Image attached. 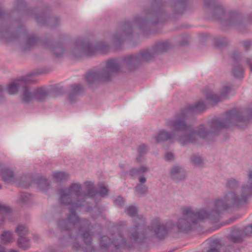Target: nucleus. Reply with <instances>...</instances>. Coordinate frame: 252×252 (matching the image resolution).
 Instances as JSON below:
<instances>
[{
  "label": "nucleus",
  "instance_id": "nucleus-1",
  "mask_svg": "<svg viewBox=\"0 0 252 252\" xmlns=\"http://www.w3.org/2000/svg\"><path fill=\"white\" fill-rule=\"evenodd\" d=\"M161 6L160 2L154 3L144 8V17L136 15L132 21L127 20L120 23L113 32L105 33V41H100L94 44L90 41L91 56L97 53L107 54L109 52L110 45L117 46L126 40L131 39L134 28L143 31L162 21L166 14L159 11Z\"/></svg>",
  "mask_w": 252,
  "mask_h": 252
},
{
  "label": "nucleus",
  "instance_id": "nucleus-2",
  "mask_svg": "<svg viewBox=\"0 0 252 252\" xmlns=\"http://www.w3.org/2000/svg\"><path fill=\"white\" fill-rule=\"evenodd\" d=\"M71 206V205H69ZM69 210L64 219L58 220V226L61 232L59 243L62 247L71 245L75 251L82 252H95L93 245L94 232L93 226L87 219H81L76 214L75 208Z\"/></svg>",
  "mask_w": 252,
  "mask_h": 252
},
{
  "label": "nucleus",
  "instance_id": "nucleus-3",
  "mask_svg": "<svg viewBox=\"0 0 252 252\" xmlns=\"http://www.w3.org/2000/svg\"><path fill=\"white\" fill-rule=\"evenodd\" d=\"M235 207L226 193L223 198L212 201L207 208L194 209L189 206L181 208L182 217L178 220L176 226L180 232L187 233L196 228L200 222L208 220L211 223L219 221L220 214L224 210Z\"/></svg>",
  "mask_w": 252,
  "mask_h": 252
},
{
  "label": "nucleus",
  "instance_id": "nucleus-4",
  "mask_svg": "<svg viewBox=\"0 0 252 252\" xmlns=\"http://www.w3.org/2000/svg\"><path fill=\"white\" fill-rule=\"evenodd\" d=\"M247 113L248 117H244L241 112L232 110L223 115L221 117L213 119L210 124L209 130L203 125H200L197 130H192L178 138V142L182 146L190 143H196L198 137L207 139L213 134H218L223 128L231 126L242 127L250 119H252V108L249 109Z\"/></svg>",
  "mask_w": 252,
  "mask_h": 252
},
{
  "label": "nucleus",
  "instance_id": "nucleus-5",
  "mask_svg": "<svg viewBox=\"0 0 252 252\" xmlns=\"http://www.w3.org/2000/svg\"><path fill=\"white\" fill-rule=\"evenodd\" d=\"M85 185V191L83 190V186L79 183H72L67 188L60 189L58 192L60 203L64 205H71L75 208H81L85 205L88 197L93 198L97 193L102 197L108 194V190L104 186H100L97 192L92 182H86Z\"/></svg>",
  "mask_w": 252,
  "mask_h": 252
},
{
  "label": "nucleus",
  "instance_id": "nucleus-6",
  "mask_svg": "<svg viewBox=\"0 0 252 252\" xmlns=\"http://www.w3.org/2000/svg\"><path fill=\"white\" fill-rule=\"evenodd\" d=\"M206 108V105L202 100L195 102L194 105H188L182 108L173 119L167 120L165 125L174 132H182L183 134L178 136V138L191 130V126L188 123L189 117L192 115L197 114L202 112Z\"/></svg>",
  "mask_w": 252,
  "mask_h": 252
},
{
  "label": "nucleus",
  "instance_id": "nucleus-7",
  "mask_svg": "<svg viewBox=\"0 0 252 252\" xmlns=\"http://www.w3.org/2000/svg\"><path fill=\"white\" fill-rule=\"evenodd\" d=\"M1 38L7 42H15L20 45L23 51L31 49L36 45L39 38L33 34H27V30L24 26L17 27L13 30L11 28L4 27Z\"/></svg>",
  "mask_w": 252,
  "mask_h": 252
},
{
  "label": "nucleus",
  "instance_id": "nucleus-8",
  "mask_svg": "<svg viewBox=\"0 0 252 252\" xmlns=\"http://www.w3.org/2000/svg\"><path fill=\"white\" fill-rule=\"evenodd\" d=\"M185 0H172L167 1L166 0L155 1L154 3L160 2L161 6L159 11L164 12L165 17L162 21L167 17V13L163 9L168 3L171 7L173 12L175 14H181L184 11ZM205 8L215 19L221 20L225 13V10L222 4L219 3L217 0H204Z\"/></svg>",
  "mask_w": 252,
  "mask_h": 252
},
{
  "label": "nucleus",
  "instance_id": "nucleus-9",
  "mask_svg": "<svg viewBox=\"0 0 252 252\" xmlns=\"http://www.w3.org/2000/svg\"><path fill=\"white\" fill-rule=\"evenodd\" d=\"M120 69L121 66L118 61L116 59H110L101 68L88 72L85 76V80L90 86H93L100 82L110 80Z\"/></svg>",
  "mask_w": 252,
  "mask_h": 252
},
{
  "label": "nucleus",
  "instance_id": "nucleus-10",
  "mask_svg": "<svg viewBox=\"0 0 252 252\" xmlns=\"http://www.w3.org/2000/svg\"><path fill=\"white\" fill-rule=\"evenodd\" d=\"M146 221L144 218L139 217L133 220V226L128 230L127 239L123 236L124 249L139 245L144 242L146 238Z\"/></svg>",
  "mask_w": 252,
  "mask_h": 252
},
{
  "label": "nucleus",
  "instance_id": "nucleus-11",
  "mask_svg": "<svg viewBox=\"0 0 252 252\" xmlns=\"http://www.w3.org/2000/svg\"><path fill=\"white\" fill-rule=\"evenodd\" d=\"M23 17L22 19H28L33 18L39 26H47L51 28H55L61 24L60 17L58 16H51L47 12H41L38 9H30L22 12Z\"/></svg>",
  "mask_w": 252,
  "mask_h": 252
},
{
  "label": "nucleus",
  "instance_id": "nucleus-12",
  "mask_svg": "<svg viewBox=\"0 0 252 252\" xmlns=\"http://www.w3.org/2000/svg\"><path fill=\"white\" fill-rule=\"evenodd\" d=\"M122 241L123 235L121 234L113 235L111 237L103 236L99 241L100 250L102 252H120L124 249V245ZM93 245L95 248V252H97L95 247Z\"/></svg>",
  "mask_w": 252,
  "mask_h": 252
},
{
  "label": "nucleus",
  "instance_id": "nucleus-13",
  "mask_svg": "<svg viewBox=\"0 0 252 252\" xmlns=\"http://www.w3.org/2000/svg\"><path fill=\"white\" fill-rule=\"evenodd\" d=\"M90 48L89 40H85L78 37L72 44L67 47L66 55L70 58L74 59L84 56H90Z\"/></svg>",
  "mask_w": 252,
  "mask_h": 252
},
{
  "label": "nucleus",
  "instance_id": "nucleus-14",
  "mask_svg": "<svg viewBox=\"0 0 252 252\" xmlns=\"http://www.w3.org/2000/svg\"><path fill=\"white\" fill-rule=\"evenodd\" d=\"M227 193L235 207L242 206L246 203L249 197L252 194V171L249 172L248 183L242 187L240 191H230Z\"/></svg>",
  "mask_w": 252,
  "mask_h": 252
},
{
  "label": "nucleus",
  "instance_id": "nucleus-15",
  "mask_svg": "<svg viewBox=\"0 0 252 252\" xmlns=\"http://www.w3.org/2000/svg\"><path fill=\"white\" fill-rule=\"evenodd\" d=\"M236 88L231 84H227L222 87L220 91V95L215 94L209 90L206 92L205 95L207 100L217 103L235 94Z\"/></svg>",
  "mask_w": 252,
  "mask_h": 252
},
{
  "label": "nucleus",
  "instance_id": "nucleus-16",
  "mask_svg": "<svg viewBox=\"0 0 252 252\" xmlns=\"http://www.w3.org/2000/svg\"><path fill=\"white\" fill-rule=\"evenodd\" d=\"M149 62L143 50L137 54L128 56L124 59V65L129 70L133 71L142 63Z\"/></svg>",
  "mask_w": 252,
  "mask_h": 252
},
{
  "label": "nucleus",
  "instance_id": "nucleus-17",
  "mask_svg": "<svg viewBox=\"0 0 252 252\" xmlns=\"http://www.w3.org/2000/svg\"><path fill=\"white\" fill-rule=\"evenodd\" d=\"M170 48V44L167 42L157 43L150 49L143 50L149 62L151 61L159 54L167 51Z\"/></svg>",
  "mask_w": 252,
  "mask_h": 252
},
{
  "label": "nucleus",
  "instance_id": "nucleus-18",
  "mask_svg": "<svg viewBox=\"0 0 252 252\" xmlns=\"http://www.w3.org/2000/svg\"><path fill=\"white\" fill-rule=\"evenodd\" d=\"M152 235L158 238H162L167 233V228L165 224L160 222L158 219H154L148 227Z\"/></svg>",
  "mask_w": 252,
  "mask_h": 252
},
{
  "label": "nucleus",
  "instance_id": "nucleus-19",
  "mask_svg": "<svg viewBox=\"0 0 252 252\" xmlns=\"http://www.w3.org/2000/svg\"><path fill=\"white\" fill-rule=\"evenodd\" d=\"M0 176L6 184H11L16 180V175L13 169L2 162H0Z\"/></svg>",
  "mask_w": 252,
  "mask_h": 252
},
{
  "label": "nucleus",
  "instance_id": "nucleus-20",
  "mask_svg": "<svg viewBox=\"0 0 252 252\" xmlns=\"http://www.w3.org/2000/svg\"><path fill=\"white\" fill-rule=\"evenodd\" d=\"M221 22L222 24L226 25L228 27H234L238 30H241L244 27L241 15L235 11L230 12L228 19Z\"/></svg>",
  "mask_w": 252,
  "mask_h": 252
},
{
  "label": "nucleus",
  "instance_id": "nucleus-21",
  "mask_svg": "<svg viewBox=\"0 0 252 252\" xmlns=\"http://www.w3.org/2000/svg\"><path fill=\"white\" fill-rule=\"evenodd\" d=\"M43 45L48 49L52 52L53 54L57 57H60L64 54H66V48L64 49L63 45L57 44L52 45V42L50 40H44L42 42Z\"/></svg>",
  "mask_w": 252,
  "mask_h": 252
},
{
  "label": "nucleus",
  "instance_id": "nucleus-22",
  "mask_svg": "<svg viewBox=\"0 0 252 252\" xmlns=\"http://www.w3.org/2000/svg\"><path fill=\"white\" fill-rule=\"evenodd\" d=\"M34 90L27 86L23 85L21 90V100L23 103L28 104L34 99Z\"/></svg>",
  "mask_w": 252,
  "mask_h": 252
},
{
  "label": "nucleus",
  "instance_id": "nucleus-23",
  "mask_svg": "<svg viewBox=\"0 0 252 252\" xmlns=\"http://www.w3.org/2000/svg\"><path fill=\"white\" fill-rule=\"evenodd\" d=\"M245 238V237L243 231L240 229L233 230L228 237V239L230 241L235 244L242 243Z\"/></svg>",
  "mask_w": 252,
  "mask_h": 252
},
{
  "label": "nucleus",
  "instance_id": "nucleus-24",
  "mask_svg": "<svg viewBox=\"0 0 252 252\" xmlns=\"http://www.w3.org/2000/svg\"><path fill=\"white\" fill-rule=\"evenodd\" d=\"M83 92V88L79 84H75L70 87L68 91V99L71 102H74L77 100L79 94Z\"/></svg>",
  "mask_w": 252,
  "mask_h": 252
},
{
  "label": "nucleus",
  "instance_id": "nucleus-25",
  "mask_svg": "<svg viewBox=\"0 0 252 252\" xmlns=\"http://www.w3.org/2000/svg\"><path fill=\"white\" fill-rule=\"evenodd\" d=\"M51 91L45 88H39L34 90V99L39 101H44L50 97Z\"/></svg>",
  "mask_w": 252,
  "mask_h": 252
},
{
  "label": "nucleus",
  "instance_id": "nucleus-26",
  "mask_svg": "<svg viewBox=\"0 0 252 252\" xmlns=\"http://www.w3.org/2000/svg\"><path fill=\"white\" fill-rule=\"evenodd\" d=\"M174 133L162 130L154 136V138L156 143H159L168 140H173L174 138Z\"/></svg>",
  "mask_w": 252,
  "mask_h": 252
},
{
  "label": "nucleus",
  "instance_id": "nucleus-27",
  "mask_svg": "<svg viewBox=\"0 0 252 252\" xmlns=\"http://www.w3.org/2000/svg\"><path fill=\"white\" fill-rule=\"evenodd\" d=\"M170 173L174 180H183L186 178L184 169L179 165L172 167L170 169Z\"/></svg>",
  "mask_w": 252,
  "mask_h": 252
},
{
  "label": "nucleus",
  "instance_id": "nucleus-28",
  "mask_svg": "<svg viewBox=\"0 0 252 252\" xmlns=\"http://www.w3.org/2000/svg\"><path fill=\"white\" fill-rule=\"evenodd\" d=\"M23 85L20 79L12 82L7 86L6 92L10 95L17 94L19 92V88Z\"/></svg>",
  "mask_w": 252,
  "mask_h": 252
},
{
  "label": "nucleus",
  "instance_id": "nucleus-29",
  "mask_svg": "<svg viewBox=\"0 0 252 252\" xmlns=\"http://www.w3.org/2000/svg\"><path fill=\"white\" fill-rule=\"evenodd\" d=\"M244 68L242 66L238 64L232 65L231 74L237 79L242 80L244 77Z\"/></svg>",
  "mask_w": 252,
  "mask_h": 252
},
{
  "label": "nucleus",
  "instance_id": "nucleus-30",
  "mask_svg": "<svg viewBox=\"0 0 252 252\" xmlns=\"http://www.w3.org/2000/svg\"><path fill=\"white\" fill-rule=\"evenodd\" d=\"M39 74L38 72H32L25 76H22L20 79L22 84L24 85V83H32L35 82L37 79L36 76Z\"/></svg>",
  "mask_w": 252,
  "mask_h": 252
},
{
  "label": "nucleus",
  "instance_id": "nucleus-31",
  "mask_svg": "<svg viewBox=\"0 0 252 252\" xmlns=\"http://www.w3.org/2000/svg\"><path fill=\"white\" fill-rule=\"evenodd\" d=\"M221 248L223 249L221 244L218 240H214L209 244V246L207 250V252H220Z\"/></svg>",
  "mask_w": 252,
  "mask_h": 252
},
{
  "label": "nucleus",
  "instance_id": "nucleus-32",
  "mask_svg": "<svg viewBox=\"0 0 252 252\" xmlns=\"http://www.w3.org/2000/svg\"><path fill=\"white\" fill-rule=\"evenodd\" d=\"M18 247L23 250H27L31 247L30 239L27 236L19 237L17 241Z\"/></svg>",
  "mask_w": 252,
  "mask_h": 252
},
{
  "label": "nucleus",
  "instance_id": "nucleus-33",
  "mask_svg": "<svg viewBox=\"0 0 252 252\" xmlns=\"http://www.w3.org/2000/svg\"><path fill=\"white\" fill-rule=\"evenodd\" d=\"M148 171V168L147 167L141 166L139 168H133L131 169L129 171V174L131 177H134L136 175L145 173Z\"/></svg>",
  "mask_w": 252,
  "mask_h": 252
},
{
  "label": "nucleus",
  "instance_id": "nucleus-34",
  "mask_svg": "<svg viewBox=\"0 0 252 252\" xmlns=\"http://www.w3.org/2000/svg\"><path fill=\"white\" fill-rule=\"evenodd\" d=\"M125 213L130 217H135L134 220L137 217H139L140 218L142 217L144 218L143 216H137L138 214V209L135 206L131 205L126 207Z\"/></svg>",
  "mask_w": 252,
  "mask_h": 252
},
{
  "label": "nucleus",
  "instance_id": "nucleus-35",
  "mask_svg": "<svg viewBox=\"0 0 252 252\" xmlns=\"http://www.w3.org/2000/svg\"><path fill=\"white\" fill-rule=\"evenodd\" d=\"M230 41L225 37H220L215 38L214 43L215 46L219 47H223L227 46Z\"/></svg>",
  "mask_w": 252,
  "mask_h": 252
},
{
  "label": "nucleus",
  "instance_id": "nucleus-36",
  "mask_svg": "<svg viewBox=\"0 0 252 252\" xmlns=\"http://www.w3.org/2000/svg\"><path fill=\"white\" fill-rule=\"evenodd\" d=\"M135 193L141 197L148 192V188L142 184H137L135 188Z\"/></svg>",
  "mask_w": 252,
  "mask_h": 252
},
{
  "label": "nucleus",
  "instance_id": "nucleus-37",
  "mask_svg": "<svg viewBox=\"0 0 252 252\" xmlns=\"http://www.w3.org/2000/svg\"><path fill=\"white\" fill-rule=\"evenodd\" d=\"M1 239L2 241L4 243H11L14 241V239L13 236V234L8 231H4L1 235Z\"/></svg>",
  "mask_w": 252,
  "mask_h": 252
},
{
  "label": "nucleus",
  "instance_id": "nucleus-38",
  "mask_svg": "<svg viewBox=\"0 0 252 252\" xmlns=\"http://www.w3.org/2000/svg\"><path fill=\"white\" fill-rule=\"evenodd\" d=\"M53 176L61 182L67 181L69 178V174L63 172H56L53 174Z\"/></svg>",
  "mask_w": 252,
  "mask_h": 252
},
{
  "label": "nucleus",
  "instance_id": "nucleus-39",
  "mask_svg": "<svg viewBox=\"0 0 252 252\" xmlns=\"http://www.w3.org/2000/svg\"><path fill=\"white\" fill-rule=\"evenodd\" d=\"M191 163L197 167H203V161L201 158L197 155H194L191 157L190 159Z\"/></svg>",
  "mask_w": 252,
  "mask_h": 252
},
{
  "label": "nucleus",
  "instance_id": "nucleus-40",
  "mask_svg": "<svg viewBox=\"0 0 252 252\" xmlns=\"http://www.w3.org/2000/svg\"><path fill=\"white\" fill-rule=\"evenodd\" d=\"M37 184L38 188L42 190L47 189L49 185L47 180L44 177H40L37 179Z\"/></svg>",
  "mask_w": 252,
  "mask_h": 252
},
{
  "label": "nucleus",
  "instance_id": "nucleus-41",
  "mask_svg": "<svg viewBox=\"0 0 252 252\" xmlns=\"http://www.w3.org/2000/svg\"><path fill=\"white\" fill-rule=\"evenodd\" d=\"M11 210L8 206L0 204V214H1L4 218H7L10 215Z\"/></svg>",
  "mask_w": 252,
  "mask_h": 252
},
{
  "label": "nucleus",
  "instance_id": "nucleus-42",
  "mask_svg": "<svg viewBox=\"0 0 252 252\" xmlns=\"http://www.w3.org/2000/svg\"><path fill=\"white\" fill-rule=\"evenodd\" d=\"M16 232L19 235V237L26 236L27 234L28 233L27 228L23 225H19L16 229Z\"/></svg>",
  "mask_w": 252,
  "mask_h": 252
},
{
  "label": "nucleus",
  "instance_id": "nucleus-43",
  "mask_svg": "<svg viewBox=\"0 0 252 252\" xmlns=\"http://www.w3.org/2000/svg\"><path fill=\"white\" fill-rule=\"evenodd\" d=\"M51 91L50 97L54 96L57 97L59 95L62 94L63 93V87H54L51 89H49Z\"/></svg>",
  "mask_w": 252,
  "mask_h": 252
},
{
  "label": "nucleus",
  "instance_id": "nucleus-44",
  "mask_svg": "<svg viewBox=\"0 0 252 252\" xmlns=\"http://www.w3.org/2000/svg\"><path fill=\"white\" fill-rule=\"evenodd\" d=\"M226 186L229 189H235L238 186V183L235 179L231 178L227 180Z\"/></svg>",
  "mask_w": 252,
  "mask_h": 252
},
{
  "label": "nucleus",
  "instance_id": "nucleus-45",
  "mask_svg": "<svg viewBox=\"0 0 252 252\" xmlns=\"http://www.w3.org/2000/svg\"><path fill=\"white\" fill-rule=\"evenodd\" d=\"M245 237L246 236H252V224L246 226L243 230Z\"/></svg>",
  "mask_w": 252,
  "mask_h": 252
},
{
  "label": "nucleus",
  "instance_id": "nucleus-46",
  "mask_svg": "<svg viewBox=\"0 0 252 252\" xmlns=\"http://www.w3.org/2000/svg\"><path fill=\"white\" fill-rule=\"evenodd\" d=\"M137 150L140 155H142L147 153L148 149L145 145L141 144L138 146Z\"/></svg>",
  "mask_w": 252,
  "mask_h": 252
},
{
  "label": "nucleus",
  "instance_id": "nucleus-47",
  "mask_svg": "<svg viewBox=\"0 0 252 252\" xmlns=\"http://www.w3.org/2000/svg\"><path fill=\"white\" fill-rule=\"evenodd\" d=\"M231 57L234 60H238L240 59V52L236 50H234L231 54Z\"/></svg>",
  "mask_w": 252,
  "mask_h": 252
},
{
  "label": "nucleus",
  "instance_id": "nucleus-48",
  "mask_svg": "<svg viewBox=\"0 0 252 252\" xmlns=\"http://www.w3.org/2000/svg\"><path fill=\"white\" fill-rule=\"evenodd\" d=\"M243 46L245 50H249L252 47V42L250 40L244 41L242 42Z\"/></svg>",
  "mask_w": 252,
  "mask_h": 252
},
{
  "label": "nucleus",
  "instance_id": "nucleus-49",
  "mask_svg": "<svg viewBox=\"0 0 252 252\" xmlns=\"http://www.w3.org/2000/svg\"><path fill=\"white\" fill-rule=\"evenodd\" d=\"M115 203L116 205L120 207L123 206L125 204L124 198L121 196H118L115 200Z\"/></svg>",
  "mask_w": 252,
  "mask_h": 252
},
{
  "label": "nucleus",
  "instance_id": "nucleus-50",
  "mask_svg": "<svg viewBox=\"0 0 252 252\" xmlns=\"http://www.w3.org/2000/svg\"><path fill=\"white\" fill-rule=\"evenodd\" d=\"M5 100L4 89L2 86L0 85V103L4 102Z\"/></svg>",
  "mask_w": 252,
  "mask_h": 252
},
{
  "label": "nucleus",
  "instance_id": "nucleus-51",
  "mask_svg": "<svg viewBox=\"0 0 252 252\" xmlns=\"http://www.w3.org/2000/svg\"><path fill=\"white\" fill-rule=\"evenodd\" d=\"M29 194L26 193H23L20 196V201L22 202H26L29 200Z\"/></svg>",
  "mask_w": 252,
  "mask_h": 252
},
{
  "label": "nucleus",
  "instance_id": "nucleus-52",
  "mask_svg": "<svg viewBox=\"0 0 252 252\" xmlns=\"http://www.w3.org/2000/svg\"><path fill=\"white\" fill-rule=\"evenodd\" d=\"M69 37V35L63 33L60 35L59 37V40L60 42H63V43H65V41L67 40V39Z\"/></svg>",
  "mask_w": 252,
  "mask_h": 252
},
{
  "label": "nucleus",
  "instance_id": "nucleus-53",
  "mask_svg": "<svg viewBox=\"0 0 252 252\" xmlns=\"http://www.w3.org/2000/svg\"><path fill=\"white\" fill-rule=\"evenodd\" d=\"M245 61L246 63L249 65L250 71L252 72V57H246Z\"/></svg>",
  "mask_w": 252,
  "mask_h": 252
},
{
  "label": "nucleus",
  "instance_id": "nucleus-54",
  "mask_svg": "<svg viewBox=\"0 0 252 252\" xmlns=\"http://www.w3.org/2000/svg\"><path fill=\"white\" fill-rule=\"evenodd\" d=\"M173 154L171 153H167L165 155V159L166 161H169L173 159Z\"/></svg>",
  "mask_w": 252,
  "mask_h": 252
},
{
  "label": "nucleus",
  "instance_id": "nucleus-55",
  "mask_svg": "<svg viewBox=\"0 0 252 252\" xmlns=\"http://www.w3.org/2000/svg\"><path fill=\"white\" fill-rule=\"evenodd\" d=\"M19 186L22 188H28L31 186V184L29 182H27L25 183H20Z\"/></svg>",
  "mask_w": 252,
  "mask_h": 252
},
{
  "label": "nucleus",
  "instance_id": "nucleus-56",
  "mask_svg": "<svg viewBox=\"0 0 252 252\" xmlns=\"http://www.w3.org/2000/svg\"><path fill=\"white\" fill-rule=\"evenodd\" d=\"M59 248L57 246H52L48 248V252H58Z\"/></svg>",
  "mask_w": 252,
  "mask_h": 252
},
{
  "label": "nucleus",
  "instance_id": "nucleus-57",
  "mask_svg": "<svg viewBox=\"0 0 252 252\" xmlns=\"http://www.w3.org/2000/svg\"><path fill=\"white\" fill-rule=\"evenodd\" d=\"M139 182L143 184L146 182V178L144 176H140L138 178Z\"/></svg>",
  "mask_w": 252,
  "mask_h": 252
},
{
  "label": "nucleus",
  "instance_id": "nucleus-58",
  "mask_svg": "<svg viewBox=\"0 0 252 252\" xmlns=\"http://www.w3.org/2000/svg\"><path fill=\"white\" fill-rule=\"evenodd\" d=\"M189 41L187 39L184 40L181 42V45L182 46L188 45Z\"/></svg>",
  "mask_w": 252,
  "mask_h": 252
},
{
  "label": "nucleus",
  "instance_id": "nucleus-59",
  "mask_svg": "<svg viewBox=\"0 0 252 252\" xmlns=\"http://www.w3.org/2000/svg\"><path fill=\"white\" fill-rule=\"evenodd\" d=\"M0 252H5V248L0 245Z\"/></svg>",
  "mask_w": 252,
  "mask_h": 252
},
{
  "label": "nucleus",
  "instance_id": "nucleus-60",
  "mask_svg": "<svg viewBox=\"0 0 252 252\" xmlns=\"http://www.w3.org/2000/svg\"><path fill=\"white\" fill-rule=\"evenodd\" d=\"M248 21L250 23L252 24V13L249 16Z\"/></svg>",
  "mask_w": 252,
  "mask_h": 252
},
{
  "label": "nucleus",
  "instance_id": "nucleus-61",
  "mask_svg": "<svg viewBox=\"0 0 252 252\" xmlns=\"http://www.w3.org/2000/svg\"><path fill=\"white\" fill-rule=\"evenodd\" d=\"M17 2H18V3H20V4H21L22 5H25L24 2L23 1H22V0H18Z\"/></svg>",
  "mask_w": 252,
  "mask_h": 252
},
{
  "label": "nucleus",
  "instance_id": "nucleus-62",
  "mask_svg": "<svg viewBox=\"0 0 252 252\" xmlns=\"http://www.w3.org/2000/svg\"><path fill=\"white\" fill-rule=\"evenodd\" d=\"M9 252H19L18 251L15 250H10Z\"/></svg>",
  "mask_w": 252,
  "mask_h": 252
},
{
  "label": "nucleus",
  "instance_id": "nucleus-63",
  "mask_svg": "<svg viewBox=\"0 0 252 252\" xmlns=\"http://www.w3.org/2000/svg\"><path fill=\"white\" fill-rule=\"evenodd\" d=\"M228 246L229 247H230V248H232V247H231L230 245H228Z\"/></svg>",
  "mask_w": 252,
  "mask_h": 252
},
{
  "label": "nucleus",
  "instance_id": "nucleus-64",
  "mask_svg": "<svg viewBox=\"0 0 252 252\" xmlns=\"http://www.w3.org/2000/svg\"><path fill=\"white\" fill-rule=\"evenodd\" d=\"M140 157L137 158V160H139Z\"/></svg>",
  "mask_w": 252,
  "mask_h": 252
}]
</instances>
